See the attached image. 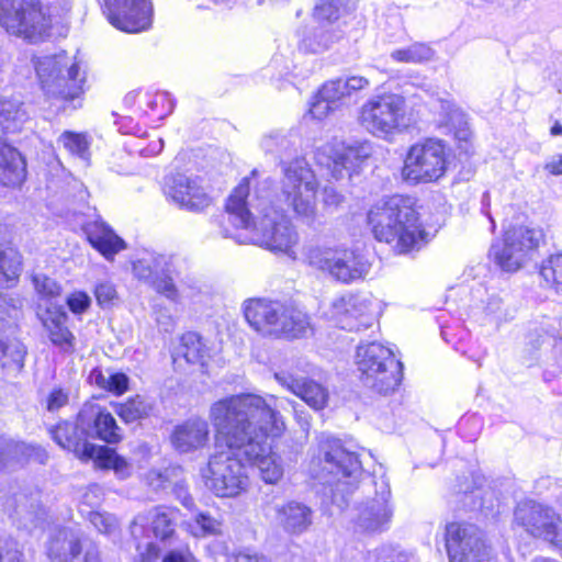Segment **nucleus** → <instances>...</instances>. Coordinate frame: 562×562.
<instances>
[{
  "mask_svg": "<svg viewBox=\"0 0 562 562\" xmlns=\"http://www.w3.org/2000/svg\"><path fill=\"white\" fill-rule=\"evenodd\" d=\"M109 22L117 30L138 33L150 27L153 5L149 0H104Z\"/></svg>",
  "mask_w": 562,
  "mask_h": 562,
  "instance_id": "obj_19",
  "label": "nucleus"
},
{
  "mask_svg": "<svg viewBox=\"0 0 562 562\" xmlns=\"http://www.w3.org/2000/svg\"><path fill=\"white\" fill-rule=\"evenodd\" d=\"M90 304V296L82 291L74 292L67 297V305L69 310L75 314H81L86 312Z\"/></svg>",
  "mask_w": 562,
  "mask_h": 562,
  "instance_id": "obj_55",
  "label": "nucleus"
},
{
  "mask_svg": "<svg viewBox=\"0 0 562 562\" xmlns=\"http://www.w3.org/2000/svg\"><path fill=\"white\" fill-rule=\"evenodd\" d=\"M69 401V393L64 389H54L47 397V409L49 412L58 411Z\"/></svg>",
  "mask_w": 562,
  "mask_h": 562,
  "instance_id": "obj_59",
  "label": "nucleus"
},
{
  "mask_svg": "<svg viewBox=\"0 0 562 562\" xmlns=\"http://www.w3.org/2000/svg\"><path fill=\"white\" fill-rule=\"evenodd\" d=\"M148 524H150V517H148V513H144L135 516L130 526L131 536L136 542L135 548L140 562H153L158 559L160 553L157 544L150 540Z\"/></svg>",
  "mask_w": 562,
  "mask_h": 562,
  "instance_id": "obj_32",
  "label": "nucleus"
},
{
  "mask_svg": "<svg viewBox=\"0 0 562 562\" xmlns=\"http://www.w3.org/2000/svg\"><path fill=\"white\" fill-rule=\"evenodd\" d=\"M316 462L321 470H313L315 476L325 480L326 474L333 475L337 477L338 485L341 479L357 480L362 470L358 456L349 451L339 439L331 437L319 441Z\"/></svg>",
  "mask_w": 562,
  "mask_h": 562,
  "instance_id": "obj_17",
  "label": "nucleus"
},
{
  "mask_svg": "<svg viewBox=\"0 0 562 562\" xmlns=\"http://www.w3.org/2000/svg\"><path fill=\"white\" fill-rule=\"evenodd\" d=\"M277 520L285 532L301 535L312 525L313 510L303 503L291 501L277 507Z\"/></svg>",
  "mask_w": 562,
  "mask_h": 562,
  "instance_id": "obj_30",
  "label": "nucleus"
},
{
  "mask_svg": "<svg viewBox=\"0 0 562 562\" xmlns=\"http://www.w3.org/2000/svg\"><path fill=\"white\" fill-rule=\"evenodd\" d=\"M344 196L331 186H327L323 191V201L328 206H338Z\"/></svg>",
  "mask_w": 562,
  "mask_h": 562,
  "instance_id": "obj_61",
  "label": "nucleus"
},
{
  "mask_svg": "<svg viewBox=\"0 0 562 562\" xmlns=\"http://www.w3.org/2000/svg\"><path fill=\"white\" fill-rule=\"evenodd\" d=\"M542 232L527 226L506 231L502 244L491 247L494 261L507 272H515L532 259L542 239Z\"/></svg>",
  "mask_w": 562,
  "mask_h": 562,
  "instance_id": "obj_13",
  "label": "nucleus"
},
{
  "mask_svg": "<svg viewBox=\"0 0 562 562\" xmlns=\"http://www.w3.org/2000/svg\"><path fill=\"white\" fill-rule=\"evenodd\" d=\"M168 195L180 207L196 213L204 211L213 203V199L201 184V179L183 173L172 177Z\"/></svg>",
  "mask_w": 562,
  "mask_h": 562,
  "instance_id": "obj_21",
  "label": "nucleus"
},
{
  "mask_svg": "<svg viewBox=\"0 0 562 562\" xmlns=\"http://www.w3.org/2000/svg\"><path fill=\"white\" fill-rule=\"evenodd\" d=\"M149 110L151 112H156V110L161 106L164 109L162 113L158 114L159 119H164L169 115L173 110V102L170 99L169 94L166 92L155 94L147 103Z\"/></svg>",
  "mask_w": 562,
  "mask_h": 562,
  "instance_id": "obj_54",
  "label": "nucleus"
},
{
  "mask_svg": "<svg viewBox=\"0 0 562 562\" xmlns=\"http://www.w3.org/2000/svg\"><path fill=\"white\" fill-rule=\"evenodd\" d=\"M209 424L192 418L178 425L171 434V443L179 452H189L203 447L209 440Z\"/></svg>",
  "mask_w": 562,
  "mask_h": 562,
  "instance_id": "obj_26",
  "label": "nucleus"
},
{
  "mask_svg": "<svg viewBox=\"0 0 562 562\" xmlns=\"http://www.w3.org/2000/svg\"><path fill=\"white\" fill-rule=\"evenodd\" d=\"M79 422L89 429V437H95L106 443H117L122 440L121 428L115 418L97 403L83 404L79 411Z\"/></svg>",
  "mask_w": 562,
  "mask_h": 562,
  "instance_id": "obj_22",
  "label": "nucleus"
},
{
  "mask_svg": "<svg viewBox=\"0 0 562 562\" xmlns=\"http://www.w3.org/2000/svg\"><path fill=\"white\" fill-rule=\"evenodd\" d=\"M86 517L100 533L112 535L119 528V521L112 514L90 510Z\"/></svg>",
  "mask_w": 562,
  "mask_h": 562,
  "instance_id": "obj_49",
  "label": "nucleus"
},
{
  "mask_svg": "<svg viewBox=\"0 0 562 562\" xmlns=\"http://www.w3.org/2000/svg\"><path fill=\"white\" fill-rule=\"evenodd\" d=\"M274 378L282 386L301 397L315 411L323 409L327 405L329 396L328 391L316 381L305 378H294L286 372H278L274 374Z\"/></svg>",
  "mask_w": 562,
  "mask_h": 562,
  "instance_id": "obj_25",
  "label": "nucleus"
},
{
  "mask_svg": "<svg viewBox=\"0 0 562 562\" xmlns=\"http://www.w3.org/2000/svg\"><path fill=\"white\" fill-rule=\"evenodd\" d=\"M313 18L318 25L333 27L339 18V8L334 0H321L314 8Z\"/></svg>",
  "mask_w": 562,
  "mask_h": 562,
  "instance_id": "obj_47",
  "label": "nucleus"
},
{
  "mask_svg": "<svg viewBox=\"0 0 562 562\" xmlns=\"http://www.w3.org/2000/svg\"><path fill=\"white\" fill-rule=\"evenodd\" d=\"M154 409V403L143 395H135L124 403L114 405L115 413L125 423H133L148 417Z\"/></svg>",
  "mask_w": 562,
  "mask_h": 562,
  "instance_id": "obj_38",
  "label": "nucleus"
},
{
  "mask_svg": "<svg viewBox=\"0 0 562 562\" xmlns=\"http://www.w3.org/2000/svg\"><path fill=\"white\" fill-rule=\"evenodd\" d=\"M23 552L15 540L0 536V562H22Z\"/></svg>",
  "mask_w": 562,
  "mask_h": 562,
  "instance_id": "obj_51",
  "label": "nucleus"
},
{
  "mask_svg": "<svg viewBox=\"0 0 562 562\" xmlns=\"http://www.w3.org/2000/svg\"><path fill=\"white\" fill-rule=\"evenodd\" d=\"M59 146L64 147L70 155L88 164L90 159V139L86 133L71 131L63 132L57 138Z\"/></svg>",
  "mask_w": 562,
  "mask_h": 562,
  "instance_id": "obj_40",
  "label": "nucleus"
},
{
  "mask_svg": "<svg viewBox=\"0 0 562 562\" xmlns=\"http://www.w3.org/2000/svg\"><path fill=\"white\" fill-rule=\"evenodd\" d=\"M372 155L370 142L345 143L333 142L324 145L317 151V161L331 170L335 179L349 178L357 172L361 165Z\"/></svg>",
  "mask_w": 562,
  "mask_h": 562,
  "instance_id": "obj_18",
  "label": "nucleus"
},
{
  "mask_svg": "<svg viewBox=\"0 0 562 562\" xmlns=\"http://www.w3.org/2000/svg\"><path fill=\"white\" fill-rule=\"evenodd\" d=\"M357 366L363 384L379 394L394 392L402 382L403 363L393 351L381 344L360 345Z\"/></svg>",
  "mask_w": 562,
  "mask_h": 562,
  "instance_id": "obj_7",
  "label": "nucleus"
},
{
  "mask_svg": "<svg viewBox=\"0 0 562 562\" xmlns=\"http://www.w3.org/2000/svg\"><path fill=\"white\" fill-rule=\"evenodd\" d=\"M281 194L297 216L313 220L316 212L318 183L304 159L297 158L283 167Z\"/></svg>",
  "mask_w": 562,
  "mask_h": 562,
  "instance_id": "obj_10",
  "label": "nucleus"
},
{
  "mask_svg": "<svg viewBox=\"0 0 562 562\" xmlns=\"http://www.w3.org/2000/svg\"><path fill=\"white\" fill-rule=\"evenodd\" d=\"M102 501V487L97 484L88 486L80 497L79 510L81 515L87 516V513L93 510V508L99 506Z\"/></svg>",
  "mask_w": 562,
  "mask_h": 562,
  "instance_id": "obj_50",
  "label": "nucleus"
},
{
  "mask_svg": "<svg viewBox=\"0 0 562 562\" xmlns=\"http://www.w3.org/2000/svg\"><path fill=\"white\" fill-rule=\"evenodd\" d=\"M551 175H562V155L552 157L544 166Z\"/></svg>",
  "mask_w": 562,
  "mask_h": 562,
  "instance_id": "obj_63",
  "label": "nucleus"
},
{
  "mask_svg": "<svg viewBox=\"0 0 562 562\" xmlns=\"http://www.w3.org/2000/svg\"><path fill=\"white\" fill-rule=\"evenodd\" d=\"M79 414L76 423L61 422L50 430L53 439L61 448L74 452L81 461H93L102 470H113L116 477L125 480L132 474V464L116 451L106 446L88 442L89 429L81 426Z\"/></svg>",
  "mask_w": 562,
  "mask_h": 562,
  "instance_id": "obj_5",
  "label": "nucleus"
},
{
  "mask_svg": "<svg viewBox=\"0 0 562 562\" xmlns=\"http://www.w3.org/2000/svg\"><path fill=\"white\" fill-rule=\"evenodd\" d=\"M170 258L166 255L148 254L133 263V273L138 280L151 284L157 274L170 270Z\"/></svg>",
  "mask_w": 562,
  "mask_h": 562,
  "instance_id": "obj_36",
  "label": "nucleus"
},
{
  "mask_svg": "<svg viewBox=\"0 0 562 562\" xmlns=\"http://www.w3.org/2000/svg\"><path fill=\"white\" fill-rule=\"evenodd\" d=\"M372 482L375 486V497L358 507L356 525L363 531H382L387 528L393 515L390 505L391 488L383 476Z\"/></svg>",
  "mask_w": 562,
  "mask_h": 562,
  "instance_id": "obj_20",
  "label": "nucleus"
},
{
  "mask_svg": "<svg viewBox=\"0 0 562 562\" xmlns=\"http://www.w3.org/2000/svg\"><path fill=\"white\" fill-rule=\"evenodd\" d=\"M434 54L429 45L416 42L407 47L394 49L390 57L397 63L422 64L431 60Z\"/></svg>",
  "mask_w": 562,
  "mask_h": 562,
  "instance_id": "obj_41",
  "label": "nucleus"
},
{
  "mask_svg": "<svg viewBox=\"0 0 562 562\" xmlns=\"http://www.w3.org/2000/svg\"><path fill=\"white\" fill-rule=\"evenodd\" d=\"M307 259L311 266L341 283L363 279L370 270L368 260L351 249H311Z\"/></svg>",
  "mask_w": 562,
  "mask_h": 562,
  "instance_id": "obj_14",
  "label": "nucleus"
},
{
  "mask_svg": "<svg viewBox=\"0 0 562 562\" xmlns=\"http://www.w3.org/2000/svg\"><path fill=\"white\" fill-rule=\"evenodd\" d=\"M147 513L155 538L171 542L176 533L175 527L179 512L172 508L155 507Z\"/></svg>",
  "mask_w": 562,
  "mask_h": 562,
  "instance_id": "obj_34",
  "label": "nucleus"
},
{
  "mask_svg": "<svg viewBox=\"0 0 562 562\" xmlns=\"http://www.w3.org/2000/svg\"><path fill=\"white\" fill-rule=\"evenodd\" d=\"M539 274L558 294H562V252L550 255L539 269Z\"/></svg>",
  "mask_w": 562,
  "mask_h": 562,
  "instance_id": "obj_42",
  "label": "nucleus"
},
{
  "mask_svg": "<svg viewBox=\"0 0 562 562\" xmlns=\"http://www.w3.org/2000/svg\"><path fill=\"white\" fill-rule=\"evenodd\" d=\"M368 223L376 240L394 244L401 254L419 249L424 241L425 232L412 196L395 194L379 200L368 212Z\"/></svg>",
  "mask_w": 562,
  "mask_h": 562,
  "instance_id": "obj_3",
  "label": "nucleus"
},
{
  "mask_svg": "<svg viewBox=\"0 0 562 562\" xmlns=\"http://www.w3.org/2000/svg\"><path fill=\"white\" fill-rule=\"evenodd\" d=\"M83 231L90 245L108 260H112L117 252L126 247L125 241L103 221L88 222L83 226Z\"/></svg>",
  "mask_w": 562,
  "mask_h": 562,
  "instance_id": "obj_27",
  "label": "nucleus"
},
{
  "mask_svg": "<svg viewBox=\"0 0 562 562\" xmlns=\"http://www.w3.org/2000/svg\"><path fill=\"white\" fill-rule=\"evenodd\" d=\"M227 562H268V560L257 553L238 552L229 555Z\"/></svg>",
  "mask_w": 562,
  "mask_h": 562,
  "instance_id": "obj_62",
  "label": "nucleus"
},
{
  "mask_svg": "<svg viewBox=\"0 0 562 562\" xmlns=\"http://www.w3.org/2000/svg\"><path fill=\"white\" fill-rule=\"evenodd\" d=\"M170 488L184 507L192 508L194 506L193 497L190 495L188 484L183 480H172Z\"/></svg>",
  "mask_w": 562,
  "mask_h": 562,
  "instance_id": "obj_56",
  "label": "nucleus"
},
{
  "mask_svg": "<svg viewBox=\"0 0 562 562\" xmlns=\"http://www.w3.org/2000/svg\"><path fill=\"white\" fill-rule=\"evenodd\" d=\"M447 169L446 146L442 140L427 138L409 147L402 169V177L411 183L439 180Z\"/></svg>",
  "mask_w": 562,
  "mask_h": 562,
  "instance_id": "obj_11",
  "label": "nucleus"
},
{
  "mask_svg": "<svg viewBox=\"0 0 562 562\" xmlns=\"http://www.w3.org/2000/svg\"><path fill=\"white\" fill-rule=\"evenodd\" d=\"M94 295L98 304L104 306L111 304L116 297V290L111 282H101L97 284Z\"/></svg>",
  "mask_w": 562,
  "mask_h": 562,
  "instance_id": "obj_57",
  "label": "nucleus"
},
{
  "mask_svg": "<svg viewBox=\"0 0 562 562\" xmlns=\"http://www.w3.org/2000/svg\"><path fill=\"white\" fill-rule=\"evenodd\" d=\"M446 548L449 562H483L490 555L484 532L468 522L446 526Z\"/></svg>",
  "mask_w": 562,
  "mask_h": 562,
  "instance_id": "obj_16",
  "label": "nucleus"
},
{
  "mask_svg": "<svg viewBox=\"0 0 562 562\" xmlns=\"http://www.w3.org/2000/svg\"><path fill=\"white\" fill-rule=\"evenodd\" d=\"M32 61L47 97L71 102L80 98L85 76L65 53L34 57Z\"/></svg>",
  "mask_w": 562,
  "mask_h": 562,
  "instance_id": "obj_8",
  "label": "nucleus"
},
{
  "mask_svg": "<svg viewBox=\"0 0 562 562\" xmlns=\"http://www.w3.org/2000/svg\"><path fill=\"white\" fill-rule=\"evenodd\" d=\"M190 527L195 537L216 536L222 532V521L207 513L196 514L194 524Z\"/></svg>",
  "mask_w": 562,
  "mask_h": 562,
  "instance_id": "obj_44",
  "label": "nucleus"
},
{
  "mask_svg": "<svg viewBox=\"0 0 562 562\" xmlns=\"http://www.w3.org/2000/svg\"><path fill=\"white\" fill-rule=\"evenodd\" d=\"M278 407L274 395L240 393L218 400L210 408V419L225 446L237 448L269 484L283 476L281 459L271 450L272 440L285 429Z\"/></svg>",
  "mask_w": 562,
  "mask_h": 562,
  "instance_id": "obj_1",
  "label": "nucleus"
},
{
  "mask_svg": "<svg viewBox=\"0 0 562 562\" xmlns=\"http://www.w3.org/2000/svg\"><path fill=\"white\" fill-rule=\"evenodd\" d=\"M341 37L340 32L327 25H318L314 30L304 35L301 41V48L310 53H322L328 49L333 43Z\"/></svg>",
  "mask_w": 562,
  "mask_h": 562,
  "instance_id": "obj_39",
  "label": "nucleus"
},
{
  "mask_svg": "<svg viewBox=\"0 0 562 562\" xmlns=\"http://www.w3.org/2000/svg\"><path fill=\"white\" fill-rule=\"evenodd\" d=\"M29 115L23 103L14 99L0 100V132L15 133L27 121Z\"/></svg>",
  "mask_w": 562,
  "mask_h": 562,
  "instance_id": "obj_35",
  "label": "nucleus"
},
{
  "mask_svg": "<svg viewBox=\"0 0 562 562\" xmlns=\"http://www.w3.org/2000/svg\"><path fill=\"white\" fill-rule=\"evenodd\" d=\"M337 111L318 91L310 106V114L317 120L325 119L331 112Z\"/></svg>",
  "mask_w": 562,
  "mask_h": 562,
  "instance_id": "obj_53",
  "label": "nucleus"
},
{
  "mask_svg": "<svg viewBox=\"0 0 562 562\" xmlns=\"http://www.w3.org/2000/svg\"><path fill=\"white\" fill-rule=\"evenodd\" d=\"M47 554L59 562H100L99 550L91 547L82 554L79 537L67 529L58 530L50 539Z\"/></svg>",
  "mask_w": 562,
  "mask_h": 562,
  "instance_id": "obj_24",
  "label": "nucleus"
},
{
  "mask_svg": "<svg viewBox=\"0 0 562 562\" xmlns=\"http://www.w3.org/2000/svg\"><path fill=\"white\" fill-rule=\"evenodd\" d=\"M405 108V99L398 94L378 95L362 104L359 122L372 135L386 138L404 125Z\"/></svg>",
  "mask_w": 562,
  "mask_h": 562,
  "instance_id": "obj_12",
  "label": "nucleus"
},
{
  "mask_svg": "<svg viewBox=\"0 0 562 562\" xmlns=\"http://www.w3.org/2000/svg\"><path fill=\"white\" fill-rule=\"evenodd\" d=\"M514 516L528 533L549 542L562 554V518L553 508L527 501L517 505Z\"/></svg>",
  "mask_w": 562,
  "mask_h": 562,
  "instance_id": "obj_15",
  "label": "nucleus"
},
{
  "mask_svg": "<svg viewBox=\"0 0 562 562\" xmlns=\"http://www.w3.org/2000/svg\"><path fill=\"white\" fill-rule=\"evenodd\" d=\"M485 312L499 324L513 319L516 311L499 295H492L487 300Z\"/></svg>",
  "mask_w": 562,
  "mask_h": 562,
  "instance_id": "obj_45",
  "label": "nucleus"
},
{
  "mask_svg": "<svg viewBox=\"0 0 562 562\" xmlns=\"http://www.w3.org/2000/svg\"><path fill=\"white\" fill-rule=\"evenodd\" d=\"M331 313L338 325L349 331H360L371 325L369 303L358 295L336 299L331 304Z\"/></svg>",
  "mask_w": 562,
  "mask_h": 562,
  "instance_id": "obj_23",
  "label": "nucleus"
},
{
  "mask_svg": "<svg viewBox=\"0 0 562 562\" xmlns=\"http://www.w3.org/2000/svg\"><path fill=\"white\" fill-rule=\"evenodd\" d=\"M369 86V80L362 76H351L347 78H337L325 82L319 92L331 103L336 110L348 104L352 93L358 92Z\"/></svg>",
  "mask_w": 562,
  "mask_h": 562,
  "instance_id": "obj_29",
  "label": "nucleus"
},
{
  "mask_svg": "<svg viewBox=\"0 0 562 562\" xmlns=\"http://www.w3.org/2000/svg\"><path fill=\"white\" fill-rule=\"evenodd\" d=\"M26 349L16 339L4 341L0 339V363L2 368L21 370L24 366Z\"/></svg>",
  "mask_w": 562,
  "mask_h": 562,
  "instance_id": "obj_43",
  "label": "nucleus"
},
{
  "mask_svg": "<svg viewBox=\"0 0 562 562\" xmlns=\"http://www.w3.org/2000/svg\"><path fill=\"white\" fill-rule=\"evenodd\" d=\"M90 379L101 389L108 390L109 375H104L101 370L94 369L90 373Z\"/></svg>",
  "mask_w": 562,
  "mask_h": 562,
  "instance_id": "obj_64",
  "label": "nucleus"
},
{
  "mask_svg": "<svg viewBox=\"0 0 562 562\" xmlns=\"http://www.w3.org/2000/svg\"><path fill=\"white\" fill-rule=\"evenodd\" d=\"M286 144V138L281 135H269L261 142V146L266 151L276 154H279L280 148L284 147Z\"/></svg>",
  "mask_w": 562,
  "mask_h": 562,
  "instance_id": "obj_60",
  "label": "nucleus"
},
{
  "mask_svg": "<svg viewBox=\"0 0 562 562\" xmlns=\"http://www.w3.org/2000/svg\"><path fill=\"white\" fill-rule=\"evenodd\" d=\"M128 390V376L116 372L109 374L108 390L115 395H122Z\"/></svg>",
  "mask_w": 562,
  "mask_h": 562,
  "instance_id": "obj_58",
  "label": "nucleus"
},
{
  "mask_svg": "<svg viewBox=\"0 0 562 562\" xmlns=\"http://www.w3.org/2000/svg\"><path fill=\"white\" fill-rule=\"evenodd\" d=\"M245 318L260 335L272 338H300L310 327L308 316L280 301L251 299L245 303Z\"/></svg>",
  "mask_w": 562,
  "mask_h": 562,
  "instance_id": "obj_4",
  "label": "nucleus"
},
{
  "mask_svg": "<svg viewBox=\"0 0 562 562\" xmlns=\"http://www.w3.org/2000/svg\"><path fill=\"white\" fill-rule=\"evenodd\" d=\"M68 316L61 306L47 307L42 315L43 326L49 335L50 341L65 351L74 348V335L66 326Z\"/></svg>",
  "mask_w": 562,
  "mask_h": 562,
  "instance_id": "obj_31",
  "label": "nucleus"
},
{
  "mask_svg": "<svg viewBox=\"0 0 562 562\" xmlns=\"http://www.w3.org/2000/svg\"><path fill=\"white\" fill-rule=\"evenodd\" d=\"M269 194L250 193V179L244 178L226 202V212L213 218L220 235L238 244H254L274 254L296 259L299 234L290 220L271 205Z\"/></svg>",
  "mask_w": 562,
  "mask_h": 562,
  "instance_id": "obj_2",
  "label": "nucleus"
},
{
  "mask_svg": "<svg viewBox=\"0 0 562 562\" xmlns=\"http://www.w3.org/2000/svg\"><path fill=\"white\" fill-rule=\"evenodd\" d=\"M33 283L37 293L43 296L55 297L60 293L58 283L44 274L34 276Z\"/></svg>",
  "mask_w": 562,
  "mask_h": 562,
  "instance_id": "obj_52",
  "label": "nucleus"
},
{
  "mask_svg": "<svg viewBox=\"0 0 562 562\" xmlns=\"http://www.w3.org/2000/svg\"><path fill=\"white\" fill-rule=\"evenodd\" d=\"M50 24L40 0H0V26L11 35L37 42L48 34Z\"/></svg>",
  "mask_w": 562,
  "mask_h": 562,
  "instance_id": "obj_9",
  "label": "nucleus"
},
{
  "mask_svg": "<svg viewBox=\"0 0 562 562\" xmlns=\"http://www.w3.org/2000/svg\"><path fill=\"white\" fill-rule=\"evenodd\" d=\"M557 325V319H546V323H541L540 328L535 326L529 331V340L533 347L548 345L553 349L557 369H547L544 371L546 379L562 373V337L558 336Z\"/></svg>",
  "mask_w": 562,
  "mask_h": 562,
  "instance_id": "obj_28",
  "label": "nucleus"
},
{
  "mask_svg": "<svg viewBox=\"0 0 562 562\" xmlns=\"http://www.w3.org/2000/svg\"><path fill=\"white\" fill-rule=\"evenodd\" d=\"M22 271V259L19 251L0 244V288H11Z\"/></svg>",
  "mask_w": 562,
  "mask_h": 562,
  "instance_id": "obj_37",
  "label": "nucleus"
},
{
  "mask_svg": "<svg viewBox=\"0 0 562 562\" xmlns=\"http://www.w3.org/2000/svg\"><path fill=\"white\" fill-rule=\"evenodd\" d=\"M207 356V349L202 342L199 334L188 331L180 338L179 345L172 352V359L175 363L180 360H184L187 363H204V359Z\"/></svg>",
  "mask_w": 562,
  "mask_h": 562,
  "instance_id": "obj_33",
  "label": "nucleus"
},
{
  "mask_svg": "<svg viewBox=\"0 0 562 562\" xmlns=\"http://www.w3.org/2000/svg\"><path fill=\"white\" fill-rule=\"evenodd\" d=\"M227 450L214 453L200 471L205 487L217 497H237L250 484L246 462L239 450L226 446Z\"/></svg>",
  "mask_w": 562,
  "mask_h": 562,
  "instance_id": "obj_6",
  "label": "nucleus"
},
{
  "mask_svg": "<svg viewBox=\"0 0 562 562\" xmlns=\"http://www.w3.org/2000/svg\"><path fill=\"white\" fill-rule=\"evenodd\" d=\"M179 470L176 468L166 469L165 471L149 470L145 474L146 484L154 491H165L170 487L173 479L177 477Z\"/></svg>",
  "mask_w": 562,
  "mask_h": 562,
  "instance_id": "obj_46",
  "label": "nucleus"
},
{
  "mask_svg": "<svg viewBox=\"0 0 562 562\" xmlns=\"http://www.w3.org/2000/svg\"><path fill=\"white\" fill-rule=\"evenodd\" d=\"M172 262L170 261V270L157 274L151 281V286L168 300L177 302L179 300V292L172 279Z\"/></svg>",
  "mask_w": 562,
  "mask_h": 562,
  "instance_id": "obj_48",
  "label": "nucleus"
}]
</instances>
